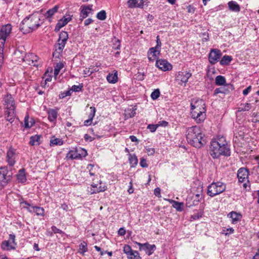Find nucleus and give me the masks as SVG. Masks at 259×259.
<instances>
[{"label": "nucleus", "instance_id": "1", "mask_svg": "<svg viewBox=\"0 0 259 259\" xmlns=\"http://www.w3.org/2000/svg\"><path fill=\"white\" fill-rule=\"evenodd\" d=\"M209 153L213 158H218L221 155H230L229 146L224 137H221L212 140L209 146Z\"/></svg>", "mask_w": 259, "mask_h": 259}, {"label": "nucleus", "instance_id": "2", "mask_svg": "<svg viewBox=\"0 0 259 259\" xmlns=\"http://www.w3.org/2000/svg\"><path fill=\"white\" fill-rule=\"evenodd\" d=\"M204 136L202 130L198 126L189 127L187 131L188 142L196 148H200L205 144Z\"/></svg>", "mask_w": 259, "mask_h": 259}, {"label": "nucleus", "instance_id": "3", "mask_svg": "<svg viewBox=\"0 0 259 259\" xmlns=\"http://www.w3.org/2000/svg\"><path fill=\"white\" fill-rule=\"evenodd\" d=\"M42 23L38 15L34 13L23 20L20 29L23 33H29L37 29Z\"/></svg>", "mask_w": 259, "mask_h": 259}, {"label": "nucleus", "instance_id": "4", "mask_svg": "<svg viewBox=\"0 0 259 259\" xmlns=\"http://www.w3.org/2000/svg\"><path fill=\"white\" fill-rule=\"evenodd\" d=\"M205 103L202 99L197 98L192 100L191 109L192 117L195 119L197 123H201L205 118Z\"/></svg>", "mask_w": 259, "mask_h": 259}, {"label": "nucleus", "instance_id": "5", "mask_svg": "<svg viewBox=\"0 0 259 259\" xmlns=\"http://www.w3.org/2000/svg\"><path fill=\"white\" fill-rule=\"evenodd\" d=\"M226 189V185L224 183L220 181L212 182L208 186L207 194L209 196L213 197L224 192Z\"/></svg>", "mask_w": 259, "mask_h": 259}, {"label": "nucleus", "instance_id": "6", "mask_svg": "<svg viewBox=\"0 0 259 259\" xmlns=\"http://www.w3.org/2000/svg\"><path fill=\"white\" fill-rule=\"evenodd\" d=\"M248 171L247 168L241 167L239 168L237 172V178L239 183H243V186L244 188L247 187V184L249 181L248 180Z\"/></svg>", "mask_w": 259, "mask_h": 259}, {"label": "nucleus", "instance_id": "7", "mask_svg": "<svg viewBox=\"0 0 259 259\" xmlns=\"http://www.w3.org/2000/svg\"><path fill=\"white\" fill-rule=\"evenodd\" d=\"M17 243L15 242V235L10 234L8 240L4 241L1 245V248L4 250H14Z\"/></svg>", "mask_w": 259, "mask_h": 259}, {"label": "nucleus", "instance_id": "8", "mask_svg": "<svg viewBox=\"0 0 259 259\" xmlns=\"http://www.w3.org/2000/svg\"><path fill=\"white\" fill-rule=\"evenodd\" d=\"M202 198V194H196L192 196H189L186 199V205L187 207H191L198 204Z\"/></svg>", "mask_w": 259, "mask_h": 259}, {"label": "nucleus", "instance_id": "9", "mask_svg": "<svg viewBox=\"0 0 259 259\" xmlns=\"http://www.w3.org/2000/svg\"><path fill=\"white\" fill-rule=\"evenodd\" d=\"M149 2L148 0H128L127 5L128 8L143 9L144 6H148Z\"/></svg>", "mask_w": 259, "mask_h": 259}, {"label": "nucleus", "instance_id": "10", "mask_svg": "<svg viewBox=\"0 0 259 259\" xmlns=\"http://www.w3.org/2000/svg\"><path fill=\"white\" fill-rule=\"evenodd\" d=\"M107 189V187L101 181L97 184L91 185L90 187L88 188V191L91 194L104 192Z\"/></svg>", "mask_w": 259, "mask_h": 259}, {"label": "nucleus", "instance_id": "11", "mask_svg": "<svg viewBox=\"0 0 259 259\" xmlns=\"http://www.w3.org/2000/svg\"><path fill=\"white\" fill-rule=\"evenodd\" d=\"M16 156V149L10 146L7 153V161L10 166H12L15 164Z\"/></svg>", "mask_w": 259, "mask_h": 259}, {"label": "nucleus", "instance_id": "12", "mask_svg": "<svg viewBox=\"0 0 259 259\" xmlns=\"http://www.w3.org/2000/svg\"><path fill=\"white\" fill-rule=\"evenodd\" d=\"M12 31V25L10 24L3 25L0 29V40L6 41Z\"/></svg>", "mask_w": 259, "mask_h": 259}, {"label": "nucleus", "instance_id": "13", "mask_svg": "<svg viewBox=\"0 0 259 259\" xmlns=\"http://www.w3.org/2000/svg\"><path fill=\"white\" fill-rule=\"evenodd\" d=\"M79 151H81L84 152L83 156H85L87 155V152L86 150L81 148H79V149H74L71 150L68 152L67 154L66 158L70 159H75L81 158L83 154H80L79 152Z\"/></svg>", "mask_w": 259, "mask_h": 259}, {"label": "nucleus", "instance_id": "14", "mask_svg": "<svg viewBox=\"0 0 259 259\" xmlns=\"http://www.w3.org/2000/svg\"><path fill=\"white\" fill-rule=\"evenodd\" d=\"M136 243L139 246V249L145 251V253L148 255H151L156 249V246L154 244L151 245L148 243L142 244L136 242Z\"/></svg>", "mask_w": 259, "mask_h": 259}, {"label": "nucleus", "instance_id": "15", "mask_svg": "<svg viewBox=\"0 0 259 259\" xmlns=\"http://www.w3.org/2000/svg\"><path fill=\"white\" fill-rule=\"evenodd\" d=\"M192 76L191 72L187 71L179 72L176 76V80L179 82V84L183 85L184 83L185 85L188 82L189 78Z\"/></svg>", "mask_w": 259, "mask_h": 259}, {"label": "nucleus", "instance_id": "16", "mask_svg": "<svg viewBox=\"0 0 259 259\" xmlns=\"http://www.w3.org/2000/svg\"><path fill=\"white\" fill-rule=\"evenodd\" d=\"M155 65L157 68L163 71L170 70L172 68L171 64L164 59L157 60Z\"/></svg>", "mask_w": 259, "mask_h": 259}, {"label": "nucleus", "instance_id": "17", "mask_svg": "<svg viewBox=\"0 0 259 259\" xmlns=\"http://www.w3.org/2000/svg\"><path fill=\"white\" fill-rule=\"evenodd\" d=\"M222 53L221 51L217 49H212L209 54L208 60L210 64H214L217 63L221 56Z\"/></svg>", "mask_w": 259, "mask_h": 259}, {"label": "nucleus", "instance_id": "18", "mask_svg": "<svg viewBox=\"0 0 259 259\" xmlns=\"http://www.w3.org/2000/svg\"><path fill=\"white\" fill-rule=\"evenodd\" d=\"M8 169L6 167H0V190H2L7 184Z\"/></svg>", "mask_w": 259, "mask_h": 259}, {"label": "nucleus", "instance_id": "19", "mask_svg": "<svg viewBox=\"0 0 259 259\" xmlns=\"http://www.w3.org/2000/svg\"><path fill=\"white\" fill-rule=\"evenodd\" d=\"M25 60L28 62V64L34 66L38 67L39 64L37 61L39 58L34 54H30L25 56Z\"/></svg>", "mask_w": 259, "mask_h": 259}, {"label": "nucleus", "instance_id": "20", "mask_svg": "<svg viewBox=\"0 0 259 259\" xmlns=\"http://www.w3.org/2000/svg\"><path fill=\"white\" fill-rule=\"evenodd\" d=\"M71 20V18L70 17H63L60 19L55 26L54 31L58 32L61 28L65 26Z\"/></svg>", "mask_w": 259, "mask_h": 259}, {"label": "nucleus", "instance_id": "21", "mask_svg": "<svg viewBox=\"0 0 259 259\" xmlns=\"http://www.w3.org/2000/svg\"><path fill=\"white\" fill-rule=\"evenodd\" d=\"M48 120L51 122H55L58 115V109H49L47 111Z\"/></svg>", "mask_w": 259, "mask_h": 259}, {"label": "nucleus", "instance_id": "22", "mask_svg": "<svg viewBox=\"0 0 259 259\" xmlns=\"http://www.w3.org/2000/svg\"><path fill=\"white\" fill-rule=\"evenodd\" d=\"M68 39V34L67 32L62 31L59 34V37L58 40V43L57 44L62 45L63 47H65Z\"/></svg>", "mask_w": 259, "mask_h": 259}, {"label": "nucleus", "instance_id": "23", "mask_svg": "<svg viewBox=\"0 0 259 259\" xmlns=\"http://www.w3.org/2000/svg\"><path fill=\"white\" fill-rule=\"evenodd\" d=\"M92 5H89L88 6H84L82 8L80 13V20L82 21L84 18H87L92 10Z\"/></svg>", "mask_w": 259, "mask_h": 259}, {"label": "nucleus", "instance_id": "24", "mask_svg": "<svg viewBox=\"0 0 259 259\" xmlns=\"http://www.w3.org/2000/svg\"><path fill=\"white\" fill-rule=\"evenodd\" d=\"M160 50L153 47L151 48L148 52V59L150 61H154L159 55Z\"/></svg>", "mask_w": 259, "mask_h": 259}, {"label": "nucleus", "instance_id": "25", "mask_svg": "<svg viewBox=\"0 0 259 259\" xmlns=\"http://www.w3.org/2000/svg\"><path fill=\"white\" fill-rule=\"evenodd\" d=\"M15 111V109H7L5 111V118L6 120L10 123H12L14 121V119L16 116Z\"/></svg>", "mask_w": 259, "mask_h": 259}, {"label": "nucleus", "instance_id": "26", "mask_svg": "<svg viewBox=\"0 0 259 259\" xmlns=\"http://www.w3.org/2000/svg\"><path fill=\"white\" fill-rule=\"evenodd\" d=\"M228 217L231 219V222L234 224H236L240 221L242 218V215L240 213L234 211L230 212L228 214Z\"/></svg>", "mask_w": 259, "mask_h": 259}, {"label": "nucleus", "instance_id": "27", "mask_svg": "<svg viewBox=\"0 0 259 259\" xmlns=\"http://www.w3.org/2000/svg\"><path fill=\"white\" fill-rule=\"evenodd\" d=\"M6 108L15 109L14 100L11 95H8L5 98Z\"/></svg>", "mask_w": 259, "mask_h": 259}, {"label": "nucleus", "instance_id": "28", "mask_svg": "<svg viewBox=\"0 0 259 259\" xmlns=\"http://www.w3.org/2000/svg\"><path fill=\"white\" fill-rule=\"evenodd\" d=\"M54 47L55 51L53 53V56L56 58H60L62 56L64 47H63L62 45L56 44Z\"/></svg>", "mask_w": 259, "mask_h": 259}, {"label": "nucleus", "instance_id": "29", "mask_svg": "<svg viewBox=\"0 0 259 259\" xmlns=\"http://www.w3.org/2000/svg\"><path fill=\"white\" fill-rule=\"evenodd\" d=\"M229 10L233 12H239L240 11V7L238 3L233 1H231L228 3Z\"/></svg>", "mask_w": 259, "mask_h": 259}, {"label": "nucleus", "instance_id": "30", "mask_svg": "<svg viewBox=\"0 0 259 259\" xmlns=\"http://www.w3.org/2000/svg\"><path fill=\"white\" fill-rule=\"evenodd\" d=\"M91 113L89 115V119L84 121V125H90L92 122V120L95 116V113L96 111V108L95 107H90Z\"/></svg>", "mask_w": 259, "mask_h": 259}, {"label": "nucleus", "instance_id": "31", "mask_svg": "<svg viewBox=\"0 0 259 259\" xmlns=\"http://www.w3.org/2000/svg\"><path fill=\"white\" fill-rule=\"evenodd\" d=\"M27 210L31 212H35L36 215L43 216L45 210L43 208L38 206H32L31 208H27Z\"/></svg>", "mask_w": 259, "mask_h": 259}, {"label": "nucleus", "instance_id": "32", "mask_svg": "<svg viewBox=\"0 0 259 259\" xmlns=\"http://www.w3.org/2000/svg\"><path fill=\"white\" fill-rule=\"evenodd\" d=\"M107 80L110 83H115L117 81V72L115 71L113 73H109L106 77Z\"/></svg>", "mask_w": 259, "mask_h": 259}, {"label": "nucleus", "instance_id": "33", "mask_svg": "<svg viewBox=\"0 0 259 259\" xmlns=\"http://www.w3.org/2000/svg\"><path fill=\"white\" fill-rule=\"evenodd\" d=\"M136 108L132 107L125 109L124 111V116L125 119H128L135 116L136 114Z\"/></svg>", "mask_w": 259, "mask_h": 259}, {"label": "nucleus", "instance_id": "34", "mask_svg": "<svg viewBox=\"0 0 259 259\" xmlns=\"http://www.w3.org/2000/svg\"><path fill=\"white\" fill-rule=\"evenodd\" d=\"M59 6L56 5L53 8L48 10L44 14V16L46 18L50 19L58 10Z\"/></svg>", "mask_w": 259, "mask_h": 259}, {"label": "nucleus", "instance_id": "35", "mask_svg": "<svg viewBox=\"0 0 259 259\" xmlns=\"http://www.w3.org/2000/svg\"><path fill=\"white\" fill-rule=\"evenodd\" d=\"M17 178L20 183H23L26 182L27 179L24 169H21L19 170V172L17 175Z\"/></svg>", "mask_w": 259, "mask_h": 259}, {"label": "nucleus", "instance_id": "36", "mask_svg": "<svg viewBox=\"0 0 259 259\" xmlns=\"http://www.w3.org/2000/svg\"><path fill=\"white\" fill-rule=\"evenodd\" d=\"M87 169H88L89 174L91 176L97 177L98 172V169L94 165L90 164L87 166Z\"/></svg>", "mask_w": 259, "mask_h": 259}, {"label": "nucleus", "instance_id": "37", "mask_svg": "<svg viewBox=\"0 0 259 259\" xmlns=\"http://www.w3.org/2000/svg\"><path fill=\"white\" fill-rule=\"evenodd\" d=\"M40 136L38 135H35L34 136H31L30 138L29 144L31 146L34 145H38L40 144Z\"/></svg>", "mask_w": 259, "mask_h": 259}, {"label": "nucleus", "instance_id": "38", "mask_svg": "<svg viewBox=\"0 0 259 259\" xmlns=\"http://www.w3.org/2000/svg\"><path fill=\"white\" fill-rule=\"evenodd\" d=\"M251 108V106L249 103L241 104L240 106L238 107V112L248 111Z\"/></svg>", "mask_w": 259, "mask_h": 259}, {"label": "nucleus", "instance_id": "39", "mask_svg": "<svg viewBox=\"0 0 259 259\" xmlns=\"http://www.w3.org/2000/svg\"><path fill=\"white\" fill-rule=\"evenodd\" d=\"M29 115L25 116L24 118V127L26 128H29L31 127L35 123L33 119H31L29 121Z\"/></svg>", "mask_w": 259, "mask_h": 259}, {"label": "nucleus", "instance_id": "40", "mask_svg": "<svg viewBox=\"0 0 259 259\" xmlns=\"http://www.w3.org/2000/svg\"><path fill=\"white\" fill-rule=\"evenodd\" d=\"M232 60L231 56L225 55L223 57L220 61V64L222 65H227L230 64Z\"/></svg>", "mask_w": 259, "mask_h": 259}, {"label": "nucleus", "instance_id": "41", "mask_svg": "<svg viewBox=\"0 0 259 259\" xmlns=\"http://www.w3.org/2000/svg\"><path fill=\"white\" fill-rule=\"evenodd\" d=\"M215 83L217 85H223L226 83V79L224 76L218 75L215 77Z\"/></svg>", "mask_w": 259, "mask_h": 259}, {"label": "nucleus", "instance_id": "42", "mask_svg": "<svg viewBox=\"0 0 259 259\" xmlns=\"http://www.w3.org/2000/svg\"><path fill=\"white\" fill-rule=\"evenodd\" d=\"M63 144V141L62 139L59 138H52L50 140V146H53L54 145H62Z\"/></svg>", "mask_w": 259, "mask_h": 259}, {"label": "nucleus", "instance_id": "43", "mask_svg": "<svg viewBox=\"0 0 259 259\" xmlns=\"http://www.w3.org/2000/svg\"><path fill=\"white\" fill-rule=\"evenodd\" d=\"M172 202V206L179 211H182L183 210L184 203L179 202L175 200H171Z\"/></svg>", "mask_w": 259, "mask_h": 259}, {"label": "nucleus", "instance_id": "44", "mask_svg": "<svg viewBox=\"0 0 259 259\" xmlns=\"http://www.w3.org/2000/svg\"><path fill=\"white\" fill-rule=\"evenodd\" d=\"M128 259H141V257L137 251L132 250L131 252L127 255Z\"/></svg>", "mask_w": 259, "mask_h": 259}, {"label": "nucleus", "instance_id": "45", "mask_svg": "<svg viewBox=\"0 0 259 259\" xmlns=\"http://www.w3.org/2000/svg\"><path fill=\"white\" fill-rule=\"evenodd\" d=\"M129 161L132 166H135L138 163V160L136 155L129 154Z\"/></svg>", "mask_w": 259, "mask_h": 259}, {"label": "nucleus", "instance_id": "46", "mask_svg": "<svg viewBox=\"0 0 259 259\" xmlns=\"http://www.w3.org/2000/svg\"><path fill=\"white\" fill-rule=\"evenodd\" d=\"M64 66V65L62 62H59L56 64V66L54 67V75L55 76H57L60 71L61 69H62Z\"/></svg>", "mask_w": 259, "mask_h": 259}, {"label": "nucleus", "instance_id": "47", "mask_svg": "<svg viewBox=\"0 0 259 259\" xmlns=\"http://www.w3.org/2000/svg\"><path fill=\"white\" fill-rule=\"evenodd\" d=\"M203 214V212L202 211H200L199 212H198L197 213H194V214L191 216L190 220L191 221H193L194 220L199 219L202 217Z\"/></svg>", "mask_w": 259, "mask_h": 259}, {"label": "nucleus", "instance_id": "48", "mask_svg": "<svg viewBox=\"0 0 259 259\" xmlns=\"http://www.w3.org/2000/svg\"><path fill=\"white\" fill-rule=\"evenodd\" d=\"M79 252L83 254L84 252L88 251L87 243L83 242L81 243L79 246Z\"/></svg>", "mask_w": 259, "mask_h": 259}, {"label": "nucleus", "instance_id": "49", "mask_svg": "<svg viewBox=\"0 0 259 259\" xmlns=\"http://www.w3.org/2000/svg\"><path fill=\"white\" fill-rule=\"evenodd\" d=\"M97 18L100 20H104L106 18V13L105 11L102 10L97 14Z\"/></svg>", "mask_w": 259, "mask_h": 259}, {"label": "nucleus", "instance_id": "50", "mask_svg": "<svg viewBox=\"0 0 259 259\" xmlns=\"http://www.w3.org/2000/svg\"><path fill=\"white\" fill-rule=\"evenodd\" d=\"M160 94V93L159 90L158 89H155L151 93V97L153 100H156L159 97Z\"/></svg>", "mask_w": 259, "mask_h": 259}, {"label": "nucleus", "instance_id": "51", "mask_svg": "<svg viewBox=\"0 0 259 259\" xmlns=\"http://www.w3.org/2000/svg\"><path fill=\"white\" fill-rule=\"evenodd\" d=\"M82 88H83V85L82 83L78 85H73L71 87V91L75 92H79L82 91Z\"/></svg>", "mask_w": 259, "mask_h": 259}, {"label": "nucleus", "instance_id": "52", "mask_svg": "<svg viewBox=\"0 0 259 259\" xmlns=\"http://www.w3.org/2000/svg\"><path fill=\"white\" fill-rule=\"evenodd\" d=\"M158 127V125L157 124H149L147 126V128L150 130L151 132H154L157 128Z\"/></svg>", "mask_w": 259, "mask_h": 259}, {"label": "nucleus", "instance_id": "53", "mask_svg": "<svg viewBox=\"0 0 259 259\" xmlns=\"http://www.w3.org/2000/svg\"><path fill=\"white\" fill-rule=\"evenodd\" d=\"M219 93L225 94V89L224 88H217L214 91V95H217Z\"/></svg>", "mask_w": 259, "mask_h": 259}, {"label": "nucleus", "instance_id": "54", "mask_svg": "<svg viewBox=\"0 0 259 259\" xmlns=\"http://www.w3.org/2000/svg\"><path fill=\"white\" fill-rule=\"evenodd\" d=\"M132 251V249L131 246L128 245H125L123 247V252L126 254H128L131 251Z\"/></svg>", "mask_w": 259, "mask_h": 259}, {"label": "nucleus", "instance_id": "55", "mask_svg": "<svg viewBox=\"0 0 259 259\" xmlns=\"http://www.w3.org/2000/svg\"><path fill=\"white\" fill-rule=\"evenodd\" d=\"M234 231V230L233 229V228H230L227 229L226 230H223L222 233L225 234V235H230V234L233 233Z\"/></svg>", "mask_w": 259, "mask_h": 259}, {"label": "nucleus", "instance_id": "56", "mask_svg": "<svg viewBox=\"0 0 259 259\" xmlns=\"http://www.w3.org/2000/svg\"><path fill=\"white\" fill-rule=\"evenodd\" d=\"M140 164L142 167H147L148 166L146 160L144 158L140 159Z\"/></svg>", "mask_w": 259, "mask_h": 259}, {"label": "nucleus", "instance_id": "57", "mask_svg": "<svg viewBox=\"0 0 259 259\" xmlns=\"http://www.w3.org/2000/svg\"><path fill=\"white\" fill-rule=\"evenodd\" d=\"M52 231L55 234H62L63 231L57 228L56 226H53L51 228Z\"/></svg>", "mask_w": 259, "mask_h": 259}, {"label": "nucleus", "instance_id": "58", "mask_svg": "<svg viewBox=\"0 0 259 259\" xmlns=\"http://www.w3.org/2000/svg\"><path fill=\"white\" fill-rule=\"evenodd\" d=\"M146 150L148 155H153L155 153L154 148L146 147Z\"/></svg>", "mask_w": 259, "mask_h": 259}, {"label": "nucleus", "instance_id": "59", "mask_svg": "<svg viewBox=\"0 0 259 259\" xmlns=\"http://www.w3.org/2000/svg\"><path fill=\"white\" fill-rule=\"evenodd\" d=\"M94 73V71H91L90 68H85L83 70V74L87 76H90L92 74Z\"/></svg>", "mask_w": 259, "mask_h": 259}, {"label": "nucleus", "instance_id": "60", "mask_svg": "<svg viewBox=\"0 0 259 259\" xmlns=\"http://www.w3.org/2000/svg\"><path fill=\"white\" fill-rule=\"evenodd\" d=\"M156 46L155 47V48H156L159 50H161V42L160 40L159 36L158 35L156 37Z\"/></svg>", "mask_w": 259, "mask_h": 259}, {"label": "nucleus", "instance_id": "61", "mask_svg": "<svg viewBox=\"0 0 259 259\" xmlns=\"http://www.w3.org/2000/svg\"><path fill=\"white\" fill-rule=\"evenodd\" d=\"M126 233V231L124 228H120L118 231V234L120 236H124Z\"/></svg>", "mask_w": 259, "mask_h": 259}, {"label": "nucleus", "instance_id": "62", "mask_svg": "<svg viewBox=\"0 0 259 259\" xmlns=\"http://www.w3.org/2000/svg\"><path fill=\"white\" fill-rule=\"evenodd\" d=\"M251 86L249 85L247 88L243 91V94L244 96H246L251 91Z\"/></svg>", "mask_w": 259, "mask_h": 259}, {"label": "nucleus", "instance_id": "63", "mask_svg": "<svg viewBox=\"0 0 259 259\" xmlns=\"http://www.w3.org/2000/svg\"><path fill=\"white\" fill-rule=\"evenodd\" d=\"M21 205L23 206V208H26L27 209V208H30L29 207L30 205L26 201H23L21 202Z\"/></svg>", "mask_w": 259, "mask_h": 259}, {"label": "nucleus", "instance_id": "64", "mask_svg": "<svg viewBox=\"0 0 259 259\" xmlns=\"http://www.w3.org/2000/svg\"><path fill=\"white\" fill-rule=\"evenodd\" d=\"M84 139L86 141L91 142L94 140V138L89 136L88 134H85L84 136Z\"/></svg>", "mask_w": 259, "mask_h": 259}]
</instances>
